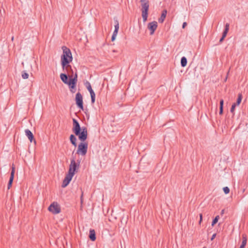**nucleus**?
<instances>
[{
    "label": "nucleus",
    "instance_id": "nucleus-1",
    "mask_svg": "<svg viewBox=\"0 0 248 248\" xmlns=\"http://www.w3.org/2000/svg\"><path fill=\"white\" fill-rule=\"evenodd\" d=\"M63 53L61 56V65L64 73L69 75H73V71L70 62L73 60V57L71 50L65 46L62 47Z\"/></svg>",
    "mask_w": 248,
    "mask_h": 248
},
{
    "label": "nucleus",
    "instance_id": "nucleus-2",
    "mask_svg": "<svg viewBox=\"0 0 248 248\" xmlns=\"http://www.w3.org/2000/svg\"><path fill=\"white\" fill-rule=\"evenodd\" d=\"M73 132L75 135L78 136L79 140L81 141H84L87 139L88 131L86 127H81L78 121L73 119Z\"/></svg>",
    "mask_w": 248,
    "mask_h": 248
},
{
    "label": "nucleus",
    "instance_id": "nucleus-3",
    "mask_svg": "<svg viewBox=\"0 0 248 248\" xmlns=\"http://www.w3.org/2000/svg\"><path fill=\"white\" fill-rule=\"evenodd\" d=\"M141 6V15L143 22H145L148 17V12L149 7V2L148 0H140Z\"/></svg>",
    "mask_w": 248,
    "mask_h": 248
},
{
    "label": "nucleus",
    "instance_id": "nucleus-4",
    "mask_svg": "<svg viewBox=\"0 0 248 248\" xmlns=\"http://www.w3.org/2000/svg\"><path fill=\"white\" fill-rule=\"evenodd\" d=\"M79 167V162L77 163L75 161V159L73 157L71 160L70 164L68 170V173L74 175L76 172L78 171Z\"/></svg>",
    "mask_w": 248,
    "mask_h": 248
},
{
    "label": "nucleus",
    "instance_id": "nucleus-5",
    "mask_svg": "<svg viewBox=\"0 0 248 248\" xmlns=\"http://www.w3.org/2000/svg\"><path fill=\"white\" fill-rule=\"evenodd\" d=\"M88 150V143L84 141H81L78 145L77 154L81 155H85Z\"/></svg>",
    "mask_w": 248,
    "mask_h": 248
},
{
    "label": "nucleus",
    "instance_id": "nucleus-6",
    "mask_svg": "<svg viewBox=\"0 0 248 248\" xmlns=\"http://www.w3.org/2000/svg\"><path fill=\"white\" fill-rule=\"evenodd\" d=\"M78 80V75L77 73L74 77L70 76V83L68 84L70 92L73 93L76 91V86Z\"/></svg>",
    "mask_w": 248,
    "mask_h": 248
},
{
    "label": "nucleus",
    "instance_id": "nucleus-7",
    "mask_svg": "<svg viewBox=\"0 0 248 248\" xmlns=\"http://www.w3.org/2000/svg\"><path fill=\"white\" fill-rule=\"evenodd\" d=\"M48 210L53 214H57L61 212V207L57 202H53L48 207Z\"/></svg>",
    "mask_w": 248,
    "mask_h": 248
},
{
    "label": "nucleus",
    "instance_id": "nucleus-8",
    "mask_svg": "<svg viewBox=\"0 0 248 248\" xmlns=\"http://www.w3.org/2000/svg\"><path fill=\"white\" fill-rule=\"evenodd\" d=\"M76 105L78 108L83 110V97L81 94L78 92L76 95Z\"/></svg>",
    "mask_w": 248,
    "mask_h": 248
},
{
    "label": "nucleus",
    "instance_id": "nucleus-9",
    "mask_svg": "<svg viewBox=\"0 0 248 248\" xmlns=\"http://www.w3.org/2000/svg\"><path fill=\"white\" fill-rule=\"evenodd\" d=\"M74 175L70 174L68 172V174H66L64 180H63L62 186V187H65L67 186L68 184L70 183Z\"/></svg>",
    "mask_w": 248,
    "mask_h": 248
},
{
    "label": "nucleus",
    "instance_id": "nucleus-10",
    "mask_svg": "<svg viewBox=\"0 0 248 248\" xmlns=\"http://www.w3.org/2000/svg\"><path fill=\"white\" fill-rule=\"evenodd\" d=\"M157 27V23L156 21H153L148 23V28L150 31V35H152L154 33L155 31L156 30Z\"/></svg>",
    "mask_w": 248,
    "mask_h": 248
},
{
    "label": "nucleus",
    "instance_id": "nucleus-11",
    "mask_svg": "<svg viewBox=\"0 0 248 248\" xmlns=\"http://www.w3.org/2000/svg\"><path fill=\"white\" fill-rule=\"evenodd\" d=\"M70 76H72L73 77H74L73 75H69V78ZM60 78L64 83L67 85L70 83V79L68 80V77L66 73L61 74Z\"/></svg>",
    "mask_w": 248,
    "mask_h": 248
},
{
    "label": "nucleus",
    "instance_id": "nucleus-12",
    "mask_svg": "<svg viewBox=\"0 0 248 248\" xmlns=\"http://www.w3.org/2000/svg\"><path fill=\"white\" fill-rule=\"evenodd\" d=\"M25 132L26 136L28 138L30 141L31 142L33 140L34 142L35 143L36 141L34 139V136L32 132L29 129H28L25 130Z\"/></svg>",
    "mask_w": 248,
    "mask_h": 248
},
{
    "label": "nucleus",
    "instance_id": "nucleus-13",
    "mask_svg": "<svg viewBox=\"0 0 248 248\" xmlns=\"http://www.w3.org/2000/svg\"><path fill=\"white\" fill-rule=\"evenodd\" d=\"M167 11L166 10H164L162 11L161 15V16L158 19L159 23H163L164 22V20H165V19L166 18V15H167Z\"/></svg>",
    "mask_w": 248,
    "mask_h": 248
},
{
    "label": "nucleus",
    "instance_id": "nucleus-14",
    "mask_svg": "<svg viewBox=\"0 0 248 248\" xmlns=\"http://www.w3.org/2000/svg\"><path fill=\"white\" fill-rule=\"evenodd\" d=\"M89 238L91 240L94 241L96 239L95 232L94 230L91 229L89 232Z\"/></svg>",
    "mask_w": 248,
    "mask_h": 248
},
{
    "label": "nucleus",
    "instance_id": "nucleus-15",
    "mask_svg": "<svg viewBox=\"0 0 248 248\" xmlns=\"http://www.w3.org/2000/svg\"><path fill=\"white\" fill-rule=\"evenodd\" d=\"M69 139L72 144L74 145L75 147H76L77 145L76 142L77 138L75 137V136L73 134H71L70 136Z\"/></svg>",
    "mask_w": 248,
    "mask_h": 248
},
{
    "label": "nucleus",
    "instance_id": "nucleus-16",
    "mask_svg": "<svg viewBox=\"0 0 248 248\" xmlns=\"http://www.w3.org/2000/svg\"><path fill=\"white\" fill-rule=\"evenodd\" d=\"M229 27H230V24L228 23H226L225 25V29L223 32L222 35V36H223L224 38L226 36L227 34L229 31Z\"/></svg>",
    "mask_w": 248,
    "mask_h": 248
},
{
    "label": "nucleus",
    "instance_id": "nucleus-17",
    "mask_svg": "<svg viewBox=\"0 0 248 248\" xmlns=\"http://www.w3.org/2000/svg\"><path fill=\"white\" fill-rule=\"evenodd\" d=\"M187 64V59L185 57H182L181 59V65L182 67H184Z\"/></svg>",
    "mask_w": 248,
    "mask_h": 248
},
{
    "label": "nucleus",
    "instance_id": "nucleus-18",
    "mask_svg": "<svg viewBox=\"0 0 248 248\" xmlns=\"http://www.w3.org/2000/svg\"><path fill=\"white\" fill-rule=\"evenodd\" d=\"M90 93L91 97L92 104H94L95 102V93L94 92V91L91 92Z\"/></svg>",
    "mask_w": 248,
    "mask_h": 248
},
{
    "label": "nucleus",
    "instance_id": "nucleus-19",
    "mask_svg": "<svg viewBox=\"0 0 248 248\" xmlns=\"http://www.w3.org/2000/svg\"><path fill=\"white\" fill-rule=\"evenodd\" d=\"M85 85L88 90V91L90 93L91 92L93 91V90L92 89V86L91 84L89 82L86 81V82L85 83Z\"/></svg>",
    "mask_w": 248,
    "mask_h": 248
},
{
    "label": "nucleus",
    "instance_id": "nucleus-20",
    "mask_svg": "<svg viewBox=\"0 0 248 248\" xmlns=\"http://www.w3.org/2000/svg\"><path fill=\"white\" fill-rule=\"evenodd\" d=\"M242 99V94L241 93H239L238 94V98H237V101H236V102L235 103V104H236V106H238V105H240V104L241 102Z\"/></svg>",
    "mask_w": 248,
    "mask_h": 248
},
{
    "label": "nucleus",
    "instance_id": "nucleus-21",
    "mask_svg": "<svg viewBox=\"0 0 248 248\" xmlns=\"http://www.w3.org/2000/svg\"><path fill=\"white\" fill-rule=\"evenodd\" d=\"M219 218V216H217L213 220L212 222V226H214L218 221V219Z\"/></svg>",
    "mask_w": 248,
    "mask_h": 248
},
{
    "label": "nucleus",
    "instance_id": "nucleus-22",
    "mask_svg": "<svg viewBox=\"0 0 248 248\" xmlns=\"http://www.w3.org/2000/svg\"><path fill=\"white\" fill-rule=\"evenodd\" d=\"M21 76L23 79H27L29 77V74L25 71H23Z\"/></svg>",
    "mask_w": 248,
    "mask_h": 248
},
{
    "label": "nucleus",
    "instance_id": "nucleus-23",
    "mask_svg": "<svg viewBox=\"0 0 248 248\" xmlns=\"http://www.w3.org/2000/svg\"><path fill=\"white\" fill-rule=\"evenodd\" d=\"M223 189L224 193L226 194H227L230 192V189L227 186L223 187Z\"/></svg>",
    "mask_w": 248,
    "mask_h": 248
},
{
    "label": "nucleus",
    "instance_id": "nucleus-24",
    "mask_svg": "<svg viewBox=\"0 0 248 248\" xmlns=\"http://www.w3.org/2000/svg\"><path fill=\"white\" fill-rule=\"evenodd\" d=\"M13 180H12V179H9V182H8V186H7V188L8 189H9L12 186V183L13 182Z\"/></svg>",
    "mask_w": 248,
    "mask_h": 248
},
{
    "label": "nucleus",
    "instance_id": "nucleus-25",
    "mask_svg": "<svg viewBox=\"0 0 248 248\" xmlns=\"http://www.w3.org/2000/svg\"><path fill=\"white\" fill-rule=\"evenodd\" d=\"M115 29L114 30H117L118 31L119 28V22L117 20L115 21V25L114 26Z\"/></svg>",
    "mask_w": 248,
    "mask_h": 248
},
{
    "label": "nucleus",
    "instance_id": "nucleus-26",
    "mask_svg": "<svg viewBox=\"0 0 248 248\" xmlns=\"http://www.w3.org/2000/svg\"><path fill=\"white\" fill-rule=\"evenodd\" d=\"M236 104H233L232 106V107L231 108V109H230V111L231 113H234V109H235V108L236 107Z\"/></svg>",
    "mask_w": 248,
    "mask_h": 248
},
{
    "label": "nucleus",
    "instance_id": "nucleus-27",
    "mask_svg": "<svg viewBox=\"0 0 248 248\" xmlns=\"http://www.w3.org/2000/svg\"><path fill=\"white\" fill-rule=\"evenodd\" d=\"M242 241H246L247 242V235L246 234H242Z\"/></svg>",
    "mask_w": 248,
    "mask_h": 248
},
{
    "label": "nucleus",
    "instance_id": "nucleus-28",
    "mask_svg": "<svg viewBox=\"0 0 248 248\" xmlns=\"http://www.w3.org/2000/svg\"><path fill=\"white\" fill-rule=\"evenodd\" d=\"M223 105H224V100H223V99H222L220 100L219 107L223 108Z\"/></svg>",
    "mask_w": 248,
    "mask_h": 248
},
{
    "label": "nucleus",
    "instance_id": "nucleus-29",
    "mask_svg": "<svg viewBox=\"0 0 248 248\" xmlns=\"http://www.w3.org/2000/svg\"><path fill=\"white\" fill-rule=\"evenodd\" d=\"M14 176H15V172H11L10 179L14 180Z\"/></svg>",
    "mask_w": 248,
    "mask_h": 248
},
{
    "label": "nucleus",
    "instance_id": "nucleus-30",
    "mask_svg": "<svg viewBox=\"0 0 248 248\" xmlns=\"http://www.w3.org/2000/svg\"><path fill=\"white\" fill-rule=\"evenodd\" d=\"M223 112V108L219 107V114L220 115H222Z\"/></svg>",
    "mask_w": 248,
    "mask_h": 248
},
{
    "label": "nucleus",
    "instance_id": "nucleus-31",
    "mask_svg": "<svg viewBox=\"0 0 248 248\" xmlns=\"http://www.w3.org/2000/svg\"><path fill=\"white\" fill-rule=\"evenodd\" d=\"M247 244V242L246 241H242V244L241 245V246H243V247H245L246 245Z\"/></svg>",
    "mask_w": 248,
    "mask_h": 248
},
{
    "label": "nucleus",
    "instance_id": "nucleus-32",
    "mask_svg": "<svg viewBox=\"0 0 248 248\" xmlns=\"http://www.w3.org/2000/svg\"><path fill=\"white\" fill-rule=\"evenodd\" d=\"M15 172V167L14 165H12L11 172Z\"/></svg>",
    "mask_w": 248,
    "mask_h": 248
},
{
    "label": "nucleus",
    "instance_id": "nucleus-33",
    "mask_svg": "<svg viewBox=\"0 0 248 248\" xmlns=\"http://www.w3.org/2000/svg\"><path fill=\"white\" fill-rule=\"evenodd\" d=\"M118 31H117V30H114V31H113V32L112 35H115V36H116V35H117V33H118Z\"/></svg>",
    "mask_w": 248,
    "mask_h": 248
},
{
    "label": "nucleus",
    "instance_id": "nucleus-34",
    "mask_svg": "<svg viewBox=\"0 0 248 248\" xmlns=\"http://www.w3.org/2000/svg\"><path fill=\"white\" fill-rule=\"evenodd\" d=\"M116 36H115V35H112V36H111V39L112 41H114L115 40V38H116Z\"/></svg>",
    "mask_w": 248,
    "mask_h": 248
},
{
    "label": "nucleus",
    "instance_id": "nucleus-35",
    "mask_svg": "<svg viewBox=\"0 0 248 248\" xmlns=\"http://www.w3.org/2000/svg\"><path fill=\"white\" fill-rule=\"evenodd\" d=\"M200 219L199 223L200 224L201 221H202V214H200Z\"/></svg>",
    "mask_w": 248,
    "mask_h": 248
},
{
    "label": "nucleus",
    "instance_id": "nucleus-36",
    "mask_svg": "<svg viewBox=\"0 0 248 248\" xmlns=\"http://www.w3.org/2000/svg\"><path fill=\"white\" fill-rule=\"evenodd\" d=\"M187 25V23L186 22H185L183 23V25H182V28L183 29H184L185 28V27Z\"/></svg>",
    "mask_w": 248,
    "mask_h": 248
},
{
    "label": "nucleus",
    "instance_id": "nucleus-37",
    "mask_svg": "<svg viewBox=\"0 0 248 248\" xmlns=\"http://www.w3.org/2000/svg\"><path fill=\"white\" fill-rule=\"evenodd\" d=\"M224 38H225L224 37L222 36L221 38L219 40V43L222 42V41L224 40Z\"/></svg>",
    "mask_w": 248,
    "mask_h": 248
},
{
    "label": "nucleus",
    "instance_id": "nucleus-38",
    "mask_svg": "<svg viewBox=\"0 0 248 248\" xmlns=\"http://www.w3.org/2000/svg\"><path fill=\"white\" fill-rule=\"evenodd\" d=\"M216 234H215H215H214L212 235V236L211 240H213V239L215 238V237H216Z\"/></svg>",
    "mask_w": 248,
    "mask_h": 248
},
{
    "label": "nucleus",
    "instance_id": "nucleus-39",
    "mask_svg": "<svg viewBox=\"0 0 248 248\" xmlns=\"http://www.w3.org/2000/svg\"><path fill=\"white\" fill-rule=\"evenodd\" d=\"M82 198H83V193H82V195L80 197V200H81V202H82Z\"/></svg>",
    "mask_w": 248,
    "mask_h": 248
},
{
    "label": "nucleus",
    "instance_id": "nucleus-40",
    "mask_svg": "<svg viewBox=\"0 0 248 248\" xmlns=\"http://www.w3.org/2000/svg\"><path fill=\"white\" fill-rule=\"evenodd\" d=\"M224 209H223V210H221V215H222L224 214Z\"/></svg>",
    "mask_w": 248,
    "mask_h": 248
},
{
    "label": "nucleus",
    "instance_id": "nucleus-41",
    "mask_svg": "<svg viewBox=\"0 0 248 248\" xmlns=\"http://www.w3.org/2000/svg\"><path fill=\"white\" fill-rule=\"evenodd\" d=\"M239 248H245L244 247H243V246H241L239 247Z\"/></svg>",
    "mask_w": 248,
    "mask_h": 248
},
{
    "label": "nucleus",
    "instance_id": "nucleus-42",
    "mask_svg": "<svg viewBox=\"0 0 248 248\" xmlns=\"http://www.w3.org/2000/svg\"><path fill=\"white\" fill-rule=\"evenodd\" d=\"M14 40V37H12V40Z\"/></svg>",
    "mask_w": 248,
    "mask_h": 248
}]
</instances>
